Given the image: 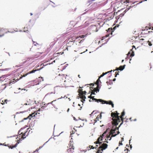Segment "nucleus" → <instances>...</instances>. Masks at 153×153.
Listing matches in <instances>:
<instances>
[{
	"label": "nucleus",
	"instance_id": "obj_1",
	"mask_svg": "<svg viewBox=\"0 0 153 153\" xmlns=\"http://www.w3.org/2000/svg\"><path fill=\"white\" fill-rule=\"evenodd\" d=\"M119 114L117 112V111H116L114 112H112L111 113V116L112 117V124L113 125L115 126H117L118 125L119 123L121 121H122V123L120 124L119 126V127L123 124V122L124 121L125 122H127L128 120V119L126 120L125 121L123 117L125 114V112L124 110L121 113V115L120 116H119Z\"/></svg>",
	"mask_w": 153,
	"mask_h": 153
},
{
	"label": "nucleus",
	"instance_id": "obj_2",
	"mask_svg": "<svg viewBox=\"0 0 153 153\" xmlns=\"http://www.w3.org/2000/svg\"><path fill=\"white\" fill-rule=\"evenodd\" d=\"M66 75L62 74H59L55 77V79L58 81L59 83V87H63L65 86V82L66 81Z\"/></svg>",
	"mask_w": 153,
	"mask_h": 153
},
{
	"label": "nucleus",
	"instance_id": "obj_3",
	"mask_svg": "<svg viewBox=\"0 0 153 153\" xmlns=\"http://www.w3.org/2000/svg\"><path fill=\"white\" fill-rule=\"evenodd\" d=\"M19 80V79H16L14 78L9 79L8 80L6 81L7 83L1 85L0 86V90H3L7 86L11 85Z\"/></svg>",
	"mask_w": 153,
	"mask_h": 153
},
{
	"label": "nucleus",
	"instance_id": "obj_4",
	"mask_svg": "<svg viewBox=\"0 0 153 153\" xmlns=\"http://www.w3.org/2000/svg\"><path fill=\"white\" fill-rule=\"evenodd\" d=\"M115 127L114 129H112L111 130V131L110 132V133L108 135H107V139H108L109 138H110V139H109V140H110L111 139V137H114L115 136H116L117 134H119L120 133V132L119 131H117V134H114L115 133V131H116L117 130H118V127H117L116 126H115L114 125Z\"/></svg>",
	"mask_w": 153,
	"mask_h": 153
},
{
	"label": "nucleus",
	"instance_id": "obj_5",
	"mask_svg": "<svg viewBox=\"0 0 153 153\" xmlns=\"http://www.w3.org/2000/svg\"><path fill=\"white\" fill-rule=\"evenodd\" d=\"M116 28V26L113 28H109L108 30H106L107 31V34L105 36H104L102 37V40L104 39L106 37H112L113 36V32H114V30Z\"/></svg>",
	"mask_w": 153,
	"mask_h": 153
},
{
	"label": "nucleus",
	"instance_id": "obj_6",
	"mask_svg": "<svg viewBox=\"0 0 153 153\" xmlns=\"http://www.w3.org/2000/svg\"><path fill=\"white\" fill-rule=\"evenodd\" d=\"M74 39L72 38V37L68 38L67 39V44L68 47H71L72 45H73L75 41Z\"/></svg>",
	"mask_w": 153,
	"mask_h": 153
},
{
	"label": "nucleus",
	"instance_id": "obj_7",
	"mask_svg": "<svg viewBox=\"0 0 153 153\" xmlns=\"http://www.w3.org/2000/svg\"><path fill=\"white\" fill-rule=\"evenodd\" d=\"M56 100H53L51 102H50L48 103L47 104H45L44 106H43L42 108L43 109H46V108L48 106H50V105H51V107L52 108H53V106L54 108H56V104H54V102L56 101Z\"/></svg>",
	"mask_w": 153,
	"mask_h": 153
},
{
	"label": "nucleus",
	"instance_id": "obj_8",
	"mask_svg": "<svg viewBox=\"0 0 153 153\" xmlns=\"http://www.w3.org/2000/svg\"><path fill=\"white\" fill-rule=\"evenodd\" d=\"M7 32H10L7 31V30L5 28L0 27V37L3 36L5 33H7Z\"/></svg>",
	"mask_w": 153,
	"mask_h": 153
},
{
	"label": "nucleus",
	"instance_id": "obj_9",
	"mask_svg": "<svg viewBox=\"0 0 153 153\" xmlns=\"http://www.w3.org/2000/svg\"><path fill=\"white\" fill-rule=\"evenodd\" d=\"M112 71V70L110 71H108L107 72H106L105 73H103L102 74H101L99 77V78L97 79L96 82L95 83V84H96L97 85V87H99V82H100V78L101 77L103 76L105 74H108V73L111 72Z\"/></svg>",
	"mask_w": 153,
	"mask_h": 153
},
{
	"label": "nucleus",
	"instance_id": "obj_10",
	"mask_svg": "<svg viewBox=\"0 0 153 153\" xmlns=\"http://www.w3.org/2000/svg\"><path fill=\"white\" fill-rule=\"evenodd\" d=\"M101 102L103 104H106L111 105L112 108H113L114 107V104L113 103L112 101L111 100L106 101L102 100V101H101Z\"/></svg>",
	"mask_w": 153,
	"mask_h": 153
},
{
	"label": "nucleus",
	"instance_id": "obj_11",
	"mask_svg": "<svg viewBox=\"0 0 153 153\" xmlns=\"http://www.w3.org/2000/svg\"><path fill=\"white\" fill-rule=\"evenodd\" d=\"M99 145L100 146L99 147V148L101 149L102 150V151L106 149L108 146V145L107 144L104 143H102L101 144Z\"/></svg>",
	"mask_w": 153,
	"mask_h": 153
},
{
	"label": "nucleus",
	"instance_id": "obj_12",
	"mask_svg": "<svg viewBox=\"0 0 153 153\" xmlns=\"http://www.w3.org/2000/svg\"><path fill=\"white\" fill-rule=\"evenodd\" d=\"M19 143V142H18L16 143V144L15 145H14V146H13V145H9V144H6V143H5L3 144H2V145L3 146H8L9 148H10L11 149H13L14 148H15L17 146V145Z\"/></svg>",
	"mask_w": 153,
	"mask_h": 153
},
{
	"label": "nucleus",
	"instance_id": "obj_13",
	"mask_svg": "<svg viewBox=\"0 0 153 153\" xmlns=\"http://www.w3.org/2000/svg\"><path fill=\"white\" fill-rule=\"evenodd\" d=\"M26 132L23 133L22 132L21 133L19 136V141H21L22 139H23L26 137Z\"/></svg>",
	"mask_w": 153,
	"mask_h": 153
},
{
	"label": "nucleus",
	"instance_id": "obj_14",
	"mask_svg": "<svg viewBox=\"0 0 153 153\" xmlns=\"http://www.w3.org/2000/svg\"><path fill=\"white\" fill-rule=\"evenodd\" d=\"M78 127H80V126L82 127L84 125V123L82 122V120H77L76 123Z\"/></svg>",
	"mask_w": 153,
	"mask_h": 153
},
{
	"label": "nucleus",
	"instance_id": "obj_15",
	"mask_svg": "<svg viewBox=\"0 0 153 153\" xmlns=\"http://www.w3.org/2000/svg\"><path fill=\"white\" fill-rule=\"evenodd\" d=\"M26 105L29 106L30 104H27V103H25L23 105L22 107H20L21 108H23L24 109V112H26L28 108L29 107H26Z\"/></svg>",
	"mask_w": 153,
	"mask_h": 153
},
{
	"label": "nucleus",
	"instance_id": "obj_16",
	"mask_svg": "<svg viewBox=\"0 0 153 153\" xmlns=\"http://www.w3.org/2000/svg\"><path fill=\"white\" fill-rule=\"evenodd\" d=\"M131 1L130 0H122L121 2L122 4H123L126 6H128V3L130 2Z\"/></svg>",
	"mask_w": 153,
	"mask_h": 153
},
{
	"label": "nucleus",
	"instance_id": "obj_17",
	"mask_svg": "<svg viewBox=\"0 0 153 153\" xmlns=\"http://www.w3.org/2000/svg\"><path fill=\"white\" fill-rule=\"evenodd\" d=\"M39 70H40L39 69H33L32 71L29 72L28 73H27L26 74H24L22 76V77H25V76H27V75H28L29 74H32V73H35V72H36V71H38Z\"/></svg>",
	"mask_w": 153,
	"mask_h": 153
},
{
	"label": "nucleus",
	"instance_id": "obj_18",
	"mask_svg": "<svg viewBox=\"0 0 153 153\" xmlns=\"http://www.w3.org/2000/svg\"><path fill=\"white\" fill-rule=\"evenodd\" d=\"M125 66H126L125 65H124L123 66H120L118 68H117L114 71H116V70L118 71V70H120L121 71H122L124 69Z\"/></svg>",
	"mask_w": 153,
	"mask_h": 153
},
{
	"label": "nucleus",
	"instance_id": "obj_19",
	"mask_svg": "<svg viewBox=\"0 0 153 153\" xmlns=\"http://www.w3.org/2000/svg\"><path fill=\"white\" fill-rule=\"evenodd\" d=\"M89 98H90L91 99H92V100H95L96 102H101V101H102V100L101 99H95L94 98V97H88Z\"/></svg>",
	"mask_w": 153,
	"mask_h": 153
},
{
	"label": "nucleus",
	"instance_id": "obj_20",
	"mask_svg": "<svg viewBox=\"0 0 153 153\" xmlns=\"http://www.w3.org/2000/svg\"><path fill=\"white\" fill-rule=\"evenodd\" d=\"M80 95H79V97H80V98H81V99H82V102H83V101H82V100H83V101H85V99L86 98V97H85V96L83 95V94H79Z\"/></svg>",
	"mask_w": 153,
	"mask_h": 153
},
{
	"label": "nucleus",
	"instance_id": "obj_21",
	"mask_svg": "<svg viewBox=\"0 0 153 153\" xmlns=\"http://www.w3.org/2000/svg\"><path fill=\"white\" fill-rule=\"evenodd\" d=\"M101 139V137H99L97 141L96 142H94V143L95 144H99V145H100V144H101V143L102 142H100V141H101V140H100V139Z\"/></svg>",
	"mask_w": 153,
	"mask_h": 153
},
{
	"label": "nucleus",
	"instance_id": "obj_22",
	"mask_svg": "<svg viewBox=\"0 0 153 153\" xmlns=\"http://www.w3.org/2000/svg\"><path fill=\"white\" fill-rule=\"evenodd\" d=\"M87 35H88V34H86L85 35H81L80 36H78L76 37L75 38L76 39H77L79 38V37L84 38L85 37H86L87 36Z\"/></svg>",
	"mask_w": 153,
	"mask_h": 153
},
{
	"label": "nucleus",
	"instance_id": "obj_23",
	"mask_svg": "<svg viewBox=\"0 0 153 153\" xmlns=\"http://www.w3.org/2000/svg\"><path fill=\"white\" fill-rule=\"evenodd\" d=\"M102 116L101 113L100 114V116L98 115L97 116V118H96V120H95V121H96L95 122L97 121V120H99V118H101Z\"/></svg>",
	"mask_w": 153,
	"mask_h": 153
},
{
	"label": "nucleus",
	"instance_id": "obj_24",
	"mask_svg": "<svg viewBox=\"0 0 153 153\" xmlns=\"http://www.w3.org/2000/svg\"><path fill=\"white\" fill-rule=\"evenodd\" d=\"M93 90L95 91L96 92H98L99 91V87H97H97L96 88H94Z\"/></svg>",
	"mask_w": 153,
	"mask_h": 153
},
{
	"label": "nucleus",
	"instance_id": "obj_25",
	"mask_svg": "<svg viewBox=\"0 0 153 153\" xmlns=\"http://www.w3.org/2000/svg\"><path fill=\"white\" fill-rule=\"evenodd\" d=\"M96 147H94L93 146H89L87 147V149L88 150H90L91 149H94L96 148Z\"/></svg>",
	"mask_w": 153,
	"mask_h": 153
},
{
	"label": "nucleus",
	"instance_id": "obj_26",
	"mask_svg": "<svg viewBox=\"0 0 153 153\" xmlns=\"http://www.w3.org/2000/svg\"><path fill=\"white\" fill-rule=\"evenodd\" d=\"M33 114H34L33 113L32 114H30L29 116H28V117H27L26 118H24V119L26 120V119H27V118H29L30 119L31 118L33 117Z\"/></svg>",
	"mask_w": 153,
	"mask_h": 153
},
{
	"label": "nucleus",
	"instance_id": "obj_27",
	"mask_svg": "<svg viewBox=\"0 0 153 153\" xmlns=\"http://www.w3.org/2000/svg\"><path fill=\"white\" fill-rule=\"evenodd\" d=\"M7 100H2V102H1V104L2 105L4 104L5 103L7 104Z\"/></svg>",
	"mask_w": 153,
	"mask_h": 153
},
{
	"label": "nucleus",
	"instance_id": "obj_28",
	"mask_svg": "<svg viewBox=\"0 0 153 153\" xmlns=\"http://www.w3.org/2000/svg\"><path fill=\"white\" fill-rule=\"evenodd\" d=\"M128 149H125L124 151L122 152V153H128Z\"/></svg>",
	"mask_w": 153,
	"mask_h": 153
},
{
	"label": "nucleus",
	"instance_id": "obj_29",
	"mask_svg": "<svg viewBox=\"0 0 153 153\" xmlns=\"http://www.w3.org/2000/svg\"><path fill=\"white\" fill-rule=\"evenodd\" d=\"M101 149H99H99L98 150L97 153H102V152H101L102 150Z\"/></svg>",
	"mask_w": 153,
	"mask_h": 153
},
{
	"label": "nucleus",
	"instance_id": "obj_30",
	"mask_svg": "<svg viewBox=\"0 0 153 153\" xmlns=\"http://www.w3.org/2000/svg\"><path fill=\"white\" fill-rule=\"evenodd\" d=\"M134 55V52L133 51H132L131 54L130 55V56H133Z\"/></svg>",
	"mask_w": 153,
	"mask_h": 153
},
{
	"label": "nucleus",
	"instance_id": "obj_31",
	"mask_svg": "<svg viewBox=\"0 0 153 153\" xmlns=\"http://www.w3.org/2000/svg\"><path fill=\"white\" fill-rule=\"evenodd\" d=\"M105 133V132L103 133V134H102V135L100 136V137H101V139H100V140H102V138L104 136V134Z\"/></svg>",
	"mask_w": 153,
	"mask_h": 153
},
{
	"label": "nucleus",
	"instance_id": "obj_32",
	"mask_svg": "<svg viewBox=\"0 0 153 153\" xmlns=\"http://www.w3.org/2000/svg\"><path fill=\"white\" fill-rule=\"evenodd\" d=\"M119 71H118V72H116L115 73V77H116L117 75H119Z\"/></svg>",
	"mask_w": 153,
	"mask_h": 153
},
{
	"label": "nucleus",
	"instance_id": "obj_33",
	"mask_svg": "<svg viewBox=\"0 0 153 153\" xmlns=\"http://www.w3.org/2000/svg\"><path fill=\"white\" fill-rule=\"evenodd\" d=\"M148 45L149 46H151L152 45V44L150 42L148 41Z\"/></svg>",
	"mask_w": 153,
	"mask_h": 153
},
{
	"label": "nucleus",
	"instance_id": "obj_34",
	"mask_svg": "<svg viewBox=\"0 0 153 153\" xmlns=\"http://www.w3.org/2000/svg\"><path fill=\"white\" fill-rule=\"evenodd\" d=\"M79 94H81L82 92L83 91L82 90V89H79Z\"/></svg>",
	"mask_w": 153,
	"mask_h": 153
},
{
	"label": "nucleus",
	"instance_id": "obj_35",
	"mask_svg": "<svg viewBox=\"0 0 153 153\" xmlns=\"http://www.w3.org/2000/svg\"><path fill=\"white\" fill-rule=\"evenodd\" d=\"M95 91H94V90H92V91L91 92V95L92 94H95Z\"/></svg>",
	"mask_w": 153,
	"mask_h": 153
},
{
	"label": "nucleus",
	"instance_id": "obj_36",
	"mask_svg": "<svg viewBox=\"0 0 153 153\" xmlns=\"http://www.w3.org/2000/svg\"><path fill=\"white\" fill-rule=\"evenodd\" d=\"M122 141H120L119 143V146H120V145H123V143H122Z\"/></svg>",
	"mask_w": 153,
	"mask_h": 153
},
{
	"label": "nucleus",
	"instance_id": "obj_37",
	"mask_svg": "<svg viewBox=\"0 0 153 153\" xmlns=\"http://www.w3.org/2000/svg\"><path fill=\"white\" fill-rule=\"evenodd\" d=\"M86 93V91H83V92H82L81 94H82L85 95V94Z\"/></svg>",
	"mask_w": 153,
	"mask_h": 153
},
{
	"label": "nucleus",
	"instance_id": "obj_38",
	"mask_svg": "<svg viewBox=\"0 0 153 153\" xmlns=\"http://www.w3.org/2000/svg\"><path fill=\"white\" fill-rule=\"evenodd\" d=\"M149 29H152V30H153V27H150V28H149Z\"/></svg>",
	"mask_w": 153,
	"mask_h": 153
},
{
	"label": "nucleus",
	"instance_id": "obj_39",
	"mask_svg": "<svg viewBox=\"0 0 153 153\" xmlns=\"http://www.w3.org/2000/svg\"><path fill=\"white\" fill-rule=\"evenodd\" d=\"M121 141L122 142L123 141H124V138L123 137H122L121 138Z\"/></svg>",
	"mask_w": 153,
	"mask_h": 153
},
{
	"label": "nucleus",
	"instance_id": "obj_40",
	"mask_svg": "<svg viewBox=\"0 0 153 153\" xmlns=\"http://www.w3.org/2000/svg\"><path fill=\"white\" fill-rule=\"evenodd\" d=\"M130 54V51H129V52H128V53L127 54V56H128Z\"/></svg>",
	"mask_w": 153,
	"mask_h": 153
},
{
	"label": "nucleus",
	"instance_id": "obj_41",
	"mask_svg": "<svg viewBox=\"0 0 153 153\" xmlns=\"http://www.w3.org/2000/svg\"><path fill=\"white\" fill-rule=\"evenodd\" d=\"M89 85H92V86H94V84H93V83H91V84H89Z\"/></svg>",
	"mask_w": 153,
	"mask_h": 153
},
{
	"label": "nucleus",
	"instance_id": "obj_42",
	"mask_svg": "<svg viewBox=\"0 0 153 153\" xmlns=\"http://www.w3.org/2000/svg\"><path fill=\"white\" fill-rule=\"evenodd\" d=\"M74 120H76V121H77V120H76V119L75 118V117H74Z\"/></svg>",
	"mask_w": 153,
	"mask_h": 153
},
{
	"label": "nucleus",
	"instance_id": "obj_43",
	"mask_svg": "<svg viewBox=\"0 0 153 153\" xmlns=\"http://www.w3.org/2000/svg\"><path fill=\"white\" fill-rule=\"evenodd\" d=\"M82 108V107L81 106V107H80V108H79V109L80 110H81V109Z\"/></svg>",
	"mask_w": 153,
	"mask_h": 153
},
{
	"label": "nucleus",
	"instance_id": "obj_44",
	"mask_svg": "<svg viewBox=\"0 0 153 153\" xmlns=\"http://www.w3.org/2000/svg\"><path fill=\"white\" fill-rule=\"evenodd\" d=\"M94 112V111L92 112L91 113V114H90V115H91V114H92Z\"/></svg>",
	"mask_w": 153,
	"mask_h": 153
},
{
	"label": "nucleus",
	"instance_id": "obj_45",
	"mask_svg": "<svg viewBox=\"0 0 153 153\" xmlns=\"http://www.w3.org/2000/svg\"><path fill=\"white\" fill-rule=\"evenodd\" d=\"M115 80H116V79H115V78H114V79H113V81H115Z\"/></svg>",
	"mask_w": 153,
	"mask_h": 153
},
{
	"label": "nucleus",
	"instance_id": "obj_46",
	"mask_svg": "<svg viewBox=\"0 0 153 153\" xmlns=\"http://www.w3.org/2000/svg\"><path fill=\"white\" fill-rule=\"evenodd\" d=\"M55 60H54L53 61V62H52V63H51V64H52V63H53V62H55Z\"/></svg>",
	"mask_w": 153,
	"mask_h": 153
},
{
	"label": "nucleus",
	"instance_id": "obj_47",
	"mask_svg": "<svg viewBox=\"0 0 153 153\" xmlns=\"http://www.w3.org/2000/svg\"><path fill=\"white\" fill-rule=\"evenodd\" d=\"M30 15L31 16H32L33 15V14L32 13H30Z\"/></svg>",
	"mask_w": 153,
	"mask_h": 153
},
{
	"label": "nucleus",
	"instance_id": "obj_48",
	"mask_svg": "<svg viewBox=\"0 0 153 153\" xmlns=\"http://www.w3.org/2000/svg\"><path fill=\"white\" fill-rule=\"evenodd\" d=\"M135 48V46H134V45H133V46H132V48Z\"/></svg>",
	"mask_w": 153,
	"mask_h": 153
},
{
	"label": "nucleus",
	"instance_id": "obj_49",
	"mask_svg": "<svg viewBox=\"0 0 153 153\" xmlns=\"http://www.w3.org/2000/svg\"><path fill=\"white\" fill-rule=\"evenodd\" d=\"M78 76L79 77V78H80V75H78Z\"/></svg>",
	"mask_w": 153,
	"mask_h": 153
},
{
	"label": "nucleus",
	"instance_id": "obj_50",
	"mask_svg": "<svg viewBox=\"0 0 153 153\" xmlns=\"http://www.w3.org/2000/svg\"><path fill=\"white\" fill-rule=\"evenodd\" d=\"M0 145H2V143H0Z\"/></svg>",
	"mask_w": 153,
	"mask_h": 153
},
{
	"label": "nucleus",
	"instance_id": "obj_51",
	"mask_svg": "<svg viewBox=\"0 0 153 153\" xmlns=\"http://www.w3.org/2000/svg\"><path fill=\"white\" fill-rule=\"evenodd\" d=\"M124 60L123 59L122 60V62H123Z\"/></svg>",
	"mask_w": 153,
	"mask_h": 153
},
{
	"label": "nucleus",
	"instance_id": "obj_52",
	"mask_svg": "<svg viewBox=\"0 0 153 153\" xmlns=\"http://www.w3.org/2000/svg\"><path fill=\"white\" fill-rule=\"evenodd\" d=\"M136 119H134V121H136Z\"/></svg>",
	"mask_w": 153,
	"mask_h": 153
},
{
	"label": "nucleus",
	"instance_id": "obj_53",
	"mask_svg": "<svg viewBox=\"0 0 153 153\" xmlns=\"http://www.w3.org/2000/svg\"><path fill=\"white\" fill-rule=\"evenodd\" d=\"M78 105L79 106H80V105H80L79 104H78Z\"/></svg>",
	"mask_w": 153,
	"mask_h": 153
},
{
	"label": "nucleus",
	"instance_id": "obj_54",
	"mask_svg": "<svg viewBox=\"0 0 153 153\" xmlns=\"http://www.w3.org/2000/svg\"><path fill=\"white\" fill-rule=\"evenodd\" d=\"M118 147H117L116 148V149H118Z\"/></svg>",
	"mask_w": 153,
	"mask_h": 153
},
{
	"label": "nucleus",
	"instance_id": "obj_55",
	"mask_svg": "<svg viewBox=\"0 0 153 153\" xmlns=\"http://www.w3.org/2000/svg\"><path fill=\"white\" fill-rule=\"evenodd\" d=\"M82 41V40H80V42H79V43H80Z\"/></svg>",
	"mask_w": 153,
	"mask_h": 153
},
{
	"label": "nucleus",
	"instance_id": "obj_56",
	"mask_svg": "<svg viewBox=\"0 0 153 153\" xmlns=\"http://www.w3.org/2000/svg\"><path fill=\"white\" fill-rule=\"evenodd\" d=\"M131 118H130V120H131V121H132V120H131Z\"/></svg>",
	"mask_w": 153,
	"mask_h": 153
},
{
	"label": "nucleus",
	"instance_id": "obj_57",
	"mask_svg": "<svg viewBox=\"0 0 153 153\" xmlns=\"http://www.w3.org/2000/svg\"><path fill=\"white\" fill-rule=\"evenodd\" d=\"M69 110V109L68 108V109L67 111H68Z\"/></svg>",
	"mask_w": 153,
	"mask_h": 153
},
{
	"label": "nucleus",
	"instance_id": "obj_58",
	"mask_svg": "<svg viewBox=\"0 0 153 153\" xmlns=\"http://www.w3.org/2000/svg\"><path fill=\"white\" fill-rule=\"evenodd\" d=\"M18 89H19V90H21V88H18Z\"/></svg>",
	"mask_w": 153,
	"mask_h": 153
},
{
	"label": "nucleus",
	"instance_id": "obj_59",
	"mask_svg": "<svg viewBox=\"0 0 153 153\" xmlns=\"http://www.w3.org/2000/svg\"><path fill=\"white\" fill-rule=\"evenodd\" d=\"M92 96H91V95L90 96H89L88 97H91Z\"/></svg>",
	"mask_w": 153,
	"mask_h": 153
},
{
	"label": "nucleus",
	"instance_id": "obj_60",
	"mask_svg": "<svg viewBox=\"0 0 153 153\" xmlns=\"http://www.w3.org/2000/svg\"><path fill=\"white\" fill-rule=\"evenodd\" d=\"M25 90V89H22V90Z\"/></svg>",
	"mask_w": 153,
	"mask_h": 153
},
{
	"label": "nucleus",
	"instance_id": "obj_61",
	"mask_svg": "<svg viewBox=\"0 0 153 153\" xmlns=\"http://www.w3.org/2000/svg\"><path fill=\"white\" fill-rule=\"evenodd\" d=\"M96 146L97 147V146H98L97 145H96Z\"/></svg>",
	"mask_w": 153,
	"mask_h": 153
},
{
	"label": "nucleus",
	"instance_id": "obj_62",
	"mask_svg": "<svg viewBox=\"0 0 153 153\" xmlns=\"http://www.w3.org/2000/svg\"><path fill=\"white\" fill-rule=\"evenodd\" d=\"M89 101H90V102H91V100H89Z\"/></svg>",
	"mask_w": 153,
	"mask_h": 153
},
{
	"label": "nucleus",
	"instance_id": "obj_63",
	"mask_svg": "<svg viewBox=\"0 0 153 153\" xmlns=\"http://www.w3.org/2000/svg\"><path fill=\"white\" fill-rule=\"evenodd\" d=\"M93 88V87H91L90 88Z\"/></svg>",
	"mask_w": 153,
	"mask_h": 153
},
{
	"label": "nucleus",
	"instance_id": "obj_64",
	"mask_svg": "<svg viewBox=\"0 0 153 153\" xmlns=\"http://www.w3.org/2000/svg\"><path fill=\"white\" fill-rule=\"evenodd\" d=\"M21 78H22V77H20V79H21Z\"/></svg>",
	"mask_w": 153,
	"mask_h": 153
}]
</instances>
